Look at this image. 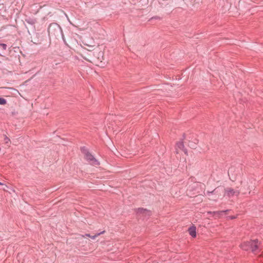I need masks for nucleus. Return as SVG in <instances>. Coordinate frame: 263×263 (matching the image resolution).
<instances>
[{"label":"nucleus","mask_w":263,"mask_h":263,"mask_svg":"<svg viewBox=\"0 0 263 263\" xmlns=\"http://www.w3.org/2000/svg\"><path fill=\"white\" fill-rule=\"evenodd\" d=\"M240 248L245 251L251 250L253 253H257L261 250V243L257 239L246 241L240 245Z\"/></svg>","instance_id":"nucleus-1"},{"label":"nucleus","mask_w":263,"mask_h":263,"mask_svg":"<svg viewBox=\"0 0 263 263\" xmlns=\"http://www.w3.org/2000/svg\"><path fill=\"white\" fill-rule=\"evenodd\" d=\"M50 35L58 37L62 35V30L61 27L57 23H52L50 25L48 29Z\"/></svg>","instance_id":"nucleus-2"},{"label":"nucleus","mask_w":263,"mask_h":263,"mask_svg":"<svg viewBox=\"0 0 263 263\" xmlns=\"http://www.w3.org/2000/svg\"><path fill=\"white\" fill-rule=\"evenodd\" d=\"M81 151L84 154L85 159L91 164L99 165V162L85 147L81 148Z\"/></svg>","instance_id":"nucleus-3"},{"label":"nucleus","mask_w":263,"mask_h":263,"mask_svg":"<svg viewBox=\"0 0 263 263\" xmlns=\"http://www.w3.org/2000/svg\"><path fill=\"white\" fill-rule=\"evenodd\" d=\"M223 191V189L222 187H218L211 192L208 191L206 193H204V194L209 196V199L216 201L220 197L221 193Z\"/></svg>","instance_id":"nucleus-4"},{"label":"nucleus","mask_w":263,"mask_h":263,"mask_svg":"<svg viewBox=\"0 0 263 263\" xmlns=\"http://www.w3.org/2000/svg\"><path fill=\"white\" fill-rule=\"evenodd\" d=\"M223 190L224 191V196H227L230 198L234 196H238L240 194L239 190H235L231 187H227L224 189Z\"/></svg>","instance_id":"nucleus-5"},{"label":"nucleus","mask_w":263,"mask_h":263,"mask_svg":"<svg viewBox=\"0 0 263 263\" xmlns=\"http://www.w3.org/2000/svg\"><path fill=\"white\" fill-rule=\"evenodd\" d=\"M176 149L177 153H178V150L180 149L183 151L185 154H187V150L184 148L183 143L182 141L178 142L177 143Z\"/></svg>","instance_id":"nucleus-6"},{"label":"nucleus","mask_w":263,"mask_h":263,"mask_svg":"<svg viewBox=\"0 0 263 263\" xmlns=\"http://www.w3.org/2000/svg\"><path fill=\"white\" fill-rule=\"evenodd\" d=\"M137 212L138 214H141L144 215V216H149L151 214V212L147 210L146 209L143 208H139L137 210Z\"/></svg>","instance_id":"nucleus-7"},{"label":"nucleus","mask_w":263,"mask_h":263,"mask_svg":"<svg viewBox=\"0 0 263 263\" xmlns=\"http://www.w3.org/2000/svg\"><path fill=\"white\" fill-rule=\"evenodd\" d=\"M196 228L194 226H192L189 228L188 231L189 232V234L191 236H192L193 237H195L196 236Z\"/></svg>","instance_id":"nucleus-8"},{"label":"nucleus","mask_w":263,"mask_h":263,"mask_svg":"<svg viewBox=\"0 0 263 263\" xmlns=\"http://www.w3.org/2000/svg\"><path fill=\"white\" fill-rule=\"evenodd\" d=\"M104 233H105V231H103L100 233H97L96 234H95L94 235H91L90 238L92 239H95L98 236L100 235L101 234H104Z\"/></svg>","instance_id":"nucleus-9"},{"label":"nucleus","mask_w":263,"mask_h":263,"mask_svg":"<svg viewBox=\"0 0 263 263\" xmlns=\"http://www.w3.org/2000/svg\"><path fill=\"white\" fill-rule=\"evenodd\" d=\"M6 100L5 99L3 98H0V105L6 104Z\"/></svg>","instance_id":"nucleus-10"},{"label":"nucleus","mask_w":263,"mask_h":263,"mask_svg":"<svg viewBox=\"0 0 263 263\" xmlns=\"http://www.w3.org/2000/svg\"><path fill=\"white\" fill-rule=\"evenodd\" d=\"M0 46H1L4 50H6L7 49V46L5 44H0Z\"/></svg>","instance_id":"nucleus-11"},{"label":"nucleus","mask_w":263,"mask_h":263,"mask_svg":"<svg viewBox=\"0 0 263 263\" xmlns=\"http://www.w3.org/2000/svg\"><path fill=\"white\" fill-rule=\"evenodd\" d=\"M4 141L6 143H8L10 141V139L7 137L5 136L4 138Z\"/></svg>","instance_id":"nucleus-12"},{"label":"nucleus","mask_w":263,"mask_h":263,"mask_svg":"<svg viewBox=\"0 0 263 263\" xmlns=\"http://www.w3.org/2000/svg\"><path fill=\"white\" fill-rule=\"evenodd\" d=\"M236 218V216H230V218L231 219H235Z\"/></svg>","instance_id":"nucleus-13"},{"label":"nucleus","mask_w":263,"mask_h":263,"mask_svg":"<svg viewBox=\"0 0 263 263\" xmlns=\"http://www.w3.org/2000/svg\"><path fill=\"white\" fill-rule=\"evenodd\" d=\"M85 235L90 238L91 235L89 234H86Z\"/></svg>","instance_id":"nucleus-14"},{"label":"nucleus","mask_w":263,"mask_h":263,"mask_svg":"<svg viewBox=\"0 0 263 263\" xmlns=\"http://www.w3.org/2000/svg\"><path fill=\"white\" fill-rule=\"evenodd\" d=\"M7 187H7V186L5 185V187L3 188V190H4V191H6V188H7Z\"/></svg>","instance_id":"nucleus-15"},{"label":"nucleus","mask_w":263,"mask_h":263,"mask_svg":"<svg viewBox=\"0 0 263 263\" xmlns=\"http://www.w3.org/2000/svg\"><path fill=\"white\" fill-rule=\"evenodd\" d=\"M0 185H4V183L0 182Z\"/></svg>","instance_id":"nucleus-16"},{"label":"nucleus","mask_w":263,"mask_h":263,"mask_svg":"<svg viewBox=\"0 0 263 263\" xmlns=\"http://www.w3.org/2000/svg\"><path fill=\"white\" fill-rule=\"evenodd\" d=\"M220 212H225V211H221Z\"/></svg>","instance_id":"nucleus-17"}]
</instances>
